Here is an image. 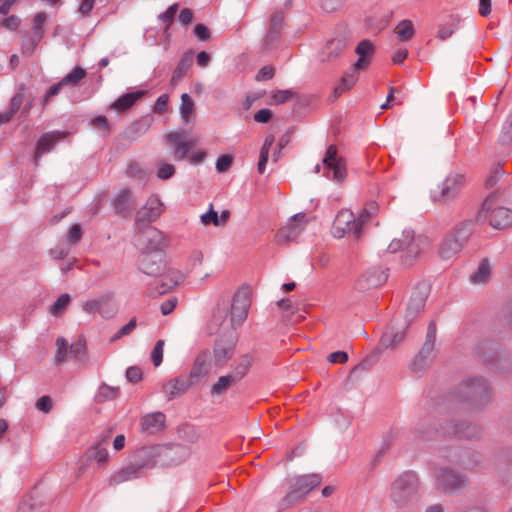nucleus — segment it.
Returning <instances> with one entry per match:
<instances>
[{
  "instance_id": "nucleus-31",
  "label": "nucleus",
  "mask_w": 512,
  "mask_h": 512,
  "mask_svg": "<svg viewBox=\"0 0 512 512\" xmlns=\"http://www.w3.org/2000/svg\"><path fill=\"white\" fill-rule=\"evenodd\" d=\"M165 415L162 412L147 414L141 418V429L147 434H156L165 425Z\"/></svg>"
},
{
  "instance_id": "nucleus-20",
  "label": "nucleus",
  "mask_w": 512,
  "mask_h": 512,
  "mask_svg": "<svg viewBox=\"0 0 512 512\" xmlns=\"http://www.w3.org/2000/svg\"><path fill=\"white\" fill-rule=\"evenodd\" d=\"M158 452V445L141 447L133 453L131 460L142 472L143 469L159 466Z\"/></svg>"
},
{
  "instance_id": "nucleus-29",
  "label": "nucleus",
  "mask_w": 512,
  "mask_h": 512,
  "mask_svg": "<svg viewBox=\"0 0 512 512\" xmlns=\"http://www.w3.org/2000/svg\"><path fill=\"white\" fill-rule=\"evenodd\" d=\"M496 457L500 462H503L497 468L499 476L504 483L512 485V449H502Z\"/></svg>"
},
{
  "instance_id": "nucleus-61",
  "label": "nucleus",
  "mask_w": 512,
  "mask_h": 512,
  "mask_svg": "<svg viewBox=\"0 0 512 512\" xmlns=\"http://www.w3.org/2000/svg\"><path fill=\"white\" fill-rule=\"evenodd\" d=\"M430 363V359H427L423 355L418 353L416 357L412 360L410 368L413 372L418 373L424 371L430 365Z\"/></svg>"
},
{
  "instance_id": "nucleus-32",
  "label": "nucleus",
  "mask_w": 512,
  "mask_h": 512,
  "mask_svg": "<svg viewBox=\"0 0 512 512\" xmlns=\"http://www.w3.org/2000/svg\"><path fill=\"white\" fill-rule=\"evenodd\" d=\"M460 24V17L455 14H448L444 16L438 24L437 38L441 41L450 38L458 29Z\"/></svg>"
},
{
  "instance_id": "nucleus-1",
  "label": "nucleus",
  "mask_w": 512,
  "mask_h": 512,
  "mask_svg": "<svg viewBox=\"0 0 512 512\" xmlns=\"http://www.w3.org/2000/svg\"><path fill=\"white\" fill-rule=\"evenodd\" d=\"M139 269L159 283L151 295H162L176 287L183 279L180 271L168 267L161 251L142 252L138 259Z\"/></svg>"
},
{
  "instance_id": "nucleus-62",
  "label": "nucleus",
  "mask_w": 512,
  "mask_h": 512,
  "mask_svg": "<svg viewBox=\"0 0 512 512\" xmlns=\"http://www.w3.org/2000/svg\"><path fill=\"white\" fill-rule=\"evenodd\" d=\"M164 340H158L151 352V360L154 366L158 367L163 361Z\"/></svg>"
},
{
  "instance_id": "nucleus-27",
  "label": "nucleus",
  "mask_w": 512,
  "mask_h": 512,
  "mask_svg": "<svg viewBox=\"0 0 512 512\" xmlns=\"http://www.w3.org/2000/svg\"><path fill=\"white\" fill-rule=\"evenodd\" d=\"M142 472L139 470V468L134 464V462L131 460L127 465L113 473L108 483L110 486H116L121 483H124L126 481H130L136 478H139L141 476Z\"/></svg>"
},
{
  "instance_id": "nucleus-7",
  "label": "nucleus",
  "mask_w": 512,
  "mask_h": 512,
  "mask_svg": "<svg viewBox=\"0 0 512 512\" xmlns=\"http://www.w3.org/2000/svg\"><path fill=\"white\" fill-rule=\"evenodd\" d=\"M458 397L461 401H467L478 406L485 405L490 398L488 383L483 378H471L460 385Z\"/></svg>"
},
{
  "instance_id": "nucleus-36",
  "label": "nucleus",
  "mask_w": 512,
  "mask_h": 512,
  "mask_svg": "<svg viewBox=\"0 0 512 512\" xmlns=\"http://www.w3.org/2000/svg\"><path fill=\"white\" fill-rule=\"evenodd\" d=\"M435 340H436V325L434 322H430L427 329L426 339L424 344L422 345L419 354L423 355L425 358L430 359L432 362L435 353Z\"/></svg>"
},
{
  "instance_id": "nucleus-54",
  "label": "nucleus",
  "mask_w": 512,
  "mask_h": 512,
  "mask_svg": "<svg viewBox=\"0 0 512 512\" xmlns=\"http://www.w3.org/2000/svg\"><path fill=\"white\" fill-rule=\"evenodd\" d=\"M56 346H57V351L55 354V362L57 364H61V363L65 362L67 359V355H68V351H69L68 342L66 341L65 338L59 337L56 340Z\"/></svg>"
},
{
  "instance_id": "nucleus-11",
  "label": "nucleus",
  "mask_w": 512,
  "mask_h": 512,
  "mask_svg": "<svg viewBox=\"0 0 512 512\" xmlns=\"http://www.w3.org/2000/svg\"><path fill=\"white\" fill-rule=\"evenodd\" d=\"M238 335L234 329H228L215 342L213 355L216 366L223 367L232 357Z\"/></svg>"
},
{
  "instance_id": "nucleus-25",
  "label": "nucleus",
  "mask_w": 512,
  "mask_h": 512,
  "mask_svg": "<svg viewBox=\"0 0 512 512\" xmlns=\"http://www.w3.org/2000/svg\"><path fill=\"white\" fill-rule=\"evenodd\" d=\"M163 212V204L157 197H150L145 205L137 212L136 224H148L156 221Z\"/></svg>"
},
{
  "instance_id": "nucleus-34",
  "label": "nucleus",
  "mask_w": 512,
  "mask_h": 512,
  "mask_svg": "<svg viewBox=\"0 0 512 512\" xmlns=\"http://www.w3.org/2000/svg\"><path fill=\"white\" fill-rule=\"evenodd\" d=\"M113 205L117 214L126 215L130 213L135 206L131 191L127 188L120 191L115 198Z\"/></svg>"
},
{
  "instance_id": "nucleus-30",
  "label": "nucleus",
  "mask_w": 512,
  "mask_h": 512,
  "mask_svg": "<svg viewBox=\"0 0 512 512\" xmlns=\"http://www.w3.org/2000/svg\"><path fill=\"white\" fill-rule=\"evenodd\" d=\"M196 384L190 375H181L175 379L170 380L164 387V391L169 394V398L173 399L177 396L184 394L189 387Z\"/></svg>"
},
{
  "instance_id": "nucleus-51",
  "label": "nucleus",
  "mask_w": 512,
  "mask_h": 512,
  "mask_svg": "<svg viewBox=\"0 0 512 512\" xmlns=\"http://www.w3.org/2000/svg\"><path fill=\"white\" fill-rule=\"evenodd\" d=\"M396 33L400 41L411 39L415 34L412 21L408 19L400 21L396 27Z\"/></svg>"
},
{
  "instance_id": "nucleus-44",
  "label": "nucleus",
  "mask_w": 512,
  "mask_h": 512,
  "mask_svg": "<svg viewBox=\"0 0 512 512\" xmlns=\"http://www.w3.org/2000/svg\"><path fill=\"white\" fill-rule=\"evenodd\" d=\"M357 72L358 71H353L351 68L349 72L342 76L340 83L334 88L335 97L341 95L355 85L357 81Z\"/></svg>"
},
{
  "instance_id": "nucleus-55",
  "label": "nucleus",
  "mask_w": 512,
  "mask_h": 512,
  "mask_svg": "<svg viewBox=\"0 0 512 512\" xmlns=\"http://www.w3.org/2000/svg\"><path fill=\"white\" fill-rule=\"evenodd\" d=\"M69 354L77 360H83L86 354V343L83 339H78L69 346Z\"/></svg>"
},
{
  "instance_id": "nucleus-42",
  "label": "nucleus",
  "mask_w": 512,
  "mask_h": 512,
  "mask_svg": "<svg viewBox=\"0 0 512 512\" xmlns=\"http://www.w3.org/2000/svg\"><path fill=\"white\" fill-rule=\"evenodd\" d=\"M378 211V206L376 202L371 201L365 205L362 211L359 213L356 223L359 226L360 233L362 234V229L364 226L371 221V219L376 215Z\"/></svg>"
},
{
  "instance_id": "nucleus-6",
  "label": "nucleus",
  "mask_w": 512,
  "mask_h": 512,
  "mask_svg": "<svg viewBox=\"0 0 512 512\" xmlns=\"http://www.w3.org/2000/svg\"><path fill=\"white\" fill-rule=\"evenodd\" d=\"M425 239L422 236H415L414 231L404 230L400 238H395L388 246L391 253L404 251V262L410 264L421 252Z\"/></svg>"
},
{
  "instance_id": "nucleus-8",
  "label": "nucleus",
  "mask_w": 512,
  "mask_h": 512,
  "mask_svg": "<svg viewBox=\"0 0 512 512\" xmlns=\"http://www.w3.org/2000/svg\"><path fill=\"white\" fill-rule=\"evenodd\" d=\"M465 184V176L460 173L449 174L444 181L431 191V198L434 202L447 203L455 199Z\"/></svg>"
},
{
  "instance_id": "nucleus-5",
  "label": "nucleus",
  "mask_w": 512,
  "mask_h": 512,
  "mask_svg": "<svg viewBox=\"0 0 512 512\" xmlns=\"http://www.w3.org/2000/svg\"><path fill=\"white\" fill-rule=\"evenodd\" d=\"M419 479L415 472L401 474L391 484V499L397 507L407 505L417 494Z\"/></svg>"
},
{
  "instance_id": "nucleus-4",
  "label": "nucleus",
  "mask_w": 512,
  "mask_h": 512,
  "mask_svg": "<svg viewBox=\"0 0 512 512\" xmlns=\"http://www.w3.org/2000/svg\"><path fill=\"white\" fill-rule=\"evenodd\" d=\"M322 482L320 474H307L290 479L289 492L280 501L281 509L289 508L302 501L305 496Z\"/></svg>"
},
{
  "instance_id": "nucleus-59",
  "label": "nucleus",
  "mask_w": 512,
  "mask_h": 512,
  "mask_svg": "<svg viewBox=\"0 0 512 512\" xmlns=\"http://www.w3.org/2000/svg\"><path fill=\"white\" fill-rule=\"evenodd\" d=\"M137 326V320L136 318H132L126 325H124L122 328H120L114 336L110 339V342H115L119 340L120 338L127 336L133 332V330Z\"/></svg>"
},
{
  "instance_id": "nucleus-16",
  "label": "nucleus",
  "mask_w": 512,
  "mask_h": 512,
  "mask_svg": "<svg viewBox=\"0 0 512 512\" xmlns=\"http://www.w3.org/2000/svg\"><path fill=\"white\" fill-rule=\"evenodd\" d=\"M435 476L438 486L444 492L458 491L464 488L468 483L466 476L448 468L440 469Z\"/></svg>"
},
{
  "instance_id": "nucleus-49",
  "label": "nucleus",
  "mask_w": 512,
  "mask_h": 512,
  "mask_svg": "<svg viewBox=\"0 0 512 512\" xmlns=\"http://www.w3.org/2000/svg\"><path fill=\"white\" fill-rule=\"evenodd\" d=\"M405 337V331L386 332L380 339V347L382 348H393L398 345Z\"/></svg>"
},
{
  "instance_id": "nucleus-23",
  "label": "nucleus",
  "mask_w": 512,
  "mask_h": 512,
  "mask_svg": "<svg viewBox=\"0 0 512 512\" xmlns=\"http://www.w3.org/2000/svg\"><path fill=\"white\" fill-rule=\"evenodd\" d=\"M346 47L347 40L344 36L332 38L322 48L319 60L323 63H333L340 58Z\"/></svg>"
},
{
  "instance_id": "nucleus-21",
  "label": "nucleus",
  "mask_w": 512,
  "mask_h": 512,
  "mask_svg": "<svg viewBox=\"0 0 512 512\" xmlns=\"http://www.w3.org/2000/svg\"><path fill=\"white\" fill-rule=\"evenodd\" d=\"M428 293L429 288L425 283L418 284L415 287L406 310L405 317L407 321L411 322L413 318L424 309Z\"/></svg>"
},
{
  "instance_id": "nucleus-35",
  "label": "nucleus",
  "mask_w": 512,
  "mask_h": 512,
  "mask_svg": "<svg viewBox=\"0 0 512 512\" xmlns=\"http://www.w3.org/2000/svg\"><path fill=\"white\" fill-rule=\"evenodd\" d=\"M113 298L112 293H105L98 297V313L103 318L110 319L117 313V306Z\"/></svg>"
},
{
  "instance_id": "nucleus-3",
  "label": "nucleus",
  "mask_w": 512,
  "mask_h": 512,
  "mask_svg": "<svg viewBox=\"0 0 512 512\" xmlns=\"http://www.w3.org/2000/svg\"><path fill=\"white\" fill-rule=\"evenodd\" d=\"M473 232L472 221H464L455 225L443 238L438 253L442 259H450L459 253L468 242Z\"/></svg>"
},
{
  "instance_id": "nucleus-15",
  "label": "nucleus",
  "mask_w": 512,
  "mask_h": 512,
  "mask_svg": "<svg viewBox=\"0 0 512 512\" xmlns=\"http://www.w3.org/2000/svg\"><path fill=\"white\" fill-rule=\"evenodd\" d=\"M332 233L336 238H342L348 233H352L355 239H360L361 233L357 226L354 214L350 210H341L333 223Z\"/></svg>"
},
{
  "instance_id": "nucleus-47",
  "label": "nucleus",
  "mask_w": 512,
  "mask_h": 512,
  "mask_svg": "<svg viewBox=\"0 0 512 512\" xmlns=\"http://www.w3.org/2000/svg\"><path fill=\"white\" fill-rule=\"evenodd\" d=\"M150 127L148 122H134L125 131V138L130 141H135L142 135H144Z\"/></svg>"
},
{
  "instance_id": "nucleus-12",
  "label": "nucleus",
  "mask_w": 512,
  "mask_h": 512,
  "mask_svg": "<svg viewBox=\"0 0 512 512\" xmlns=\"http://www.w3.org/2000/svg\"><path fill=\"white\" fill-rule=\"evenodd\" d=\"M494 196L490 195L484 201L480 215L488 216L491 226L495 229H505L512 225V210L506 207L493 208Z\"/></svg>"
},
{
  "instance_id": "nucleus-14",
  "label": "nucleus",
  "mask_w": 512,
  "mask_h": 512,
  "mask_svg": "<svg viewBox=\"0 0 512 512\" xmlns=\"http://www.w3.org/2000/svg\"><path fill=\"white\" fill-rule=\"evenodd\" d=\"M158 449L159 466L161 467L180 465L190 456L189 449L182 445H158Z\"/></svg>"
},
{
  "instance_id": "nucleus-28",
  "label": "nucleus",
  "mask_w": 512,
  "mask_h": 512,
  "mask_svg": "<svg viewBox=\"0 0 512 512\" xmlns=\"http://www.w3.org/2000/svg\"><path fill=\"white\" fill-rule=\"evenodd\" d=\"M355 52L359 55V58L353 64L352 70L360 71L366 69L370 64L371 57L374 53V46L372 42L367 39L360 41Z\"/></svg>"
},
{
  "instance_id": "nucleus-57",
  "label": "nucleus",
  "mask_w": 512,
  "mask_h": 512,
  "mask_svg": "<svg viewBox=\"0 0 512 512\" xmlns=\"http://www.w3.org/2000/svg\"><path fill=\"white\" fill-rule=\"evenodd\" d=\"M118 394V388L111 387L107 384H102L98 390V398L103 401L114 399Z\"/></svg>"
},
{
  "instance_id": "nucleus-33",
  "label": "nucleus",
  "mask_w": 512,
  "mask_h": 512,
  "mask_svg": "<svg viewBox=\"0 0 512 512\" xmlns=\"http://www.w3.org/2000/svg\"><path fill=\"white\" fill-rule=\"evenodd\" d=\"M144 95H145V91H143V90L128 92V93L120 96L116 101H114L112 103L111 107L119 112L126 111V110L130 109Z\"/></svg>"
},
{
  "instance_id": "nucleus-52",
  "label": "nucleus",
  "mask_w": 512,
  "mask_h": 512,
  "mask_svg": "<svg viewBox=\"0 0 512 512\" xmlns=\"http://www.w3.org/2000/svg\"><path fill=\"white\" fill-rule=\"evenodd\" d=\"M86 76V70L80 66L73 68L65 77L61 80L65 86L71 85L76 86Z\"/></svg>"
},
{
  "instance_id": "nucleus-24",
  "label": "nucleus",
  "mask_w": 512,
  "mask_h": 512,
  "mask_svg": "<svg viewBox=\"0 0 512 512\" xmlns=\"http://www.w3.org/2000/svg\"><path fill=\"white\" fill-rule=\"evenodd\" d=\"M388 279L387 271L381 267H373L368 269L357 280V288L359 290H369L383 285Z\"/></svg>"
},
{
  "instance_id": "nucleus-37",
  "label": "nucleus",
  "mask_w": 512,
  "mask_h": 512,
  "mask_svg": "<svg viewBox=\"0 0 512 512\" xmlns=\"http://www.w3.org/2000/svg\"><path fill=\"white\" fill-rule=\"evenodd\" d=\"M193 61V52H185L182 58L180 59L179 63L177 64L176 68L173 71V75L171 78V84L176 85L182 77L186 75L188 70L191 67Z\"/></svg>"
},
{
  "instance_id": "nucleus-60",
  "label": "nucleus",
  "mask_w": 512,
  "mask_h": 512,
  "mask_svg": "<svg viewBox=\"0 0 512 512\" xmlns=\"http://www.w3.org/2000/svg\"><path fill=\"white\" fill-rule=\"evenodd\" d=\"M503 174H504V170L502 169V167L500 165L493 166V168L490 171V174L488 175V177L485 180V186L487 188L494 187L496 185V183L498 182V180L502 177Z\"/></svg>"
},
{
  "instance_id": "nucleus-13",
  "label": "nucleus",
  "mask_w": 512,
  "mask_h": 512,
  "mask_svg": "<svg viewBox=\"0 0 512 512\" xmlns=\"http://www.w3.org/2000/svg\"><path fill=\"white\" fill-rule=\"evenodd\" d=\"M250 308V290L248 287H242L237 290L231 304V328H236L246 320Z\"/></svg>"
},
{
  "instance_id": "nucleus-50",
  "label": "nucleus",
  "mask_w": 512,
  "mask_h": 512,
  "mask_svg": "<svg viewBox=\"0 0 512 512\" xmlns=\"http://www.w3.org/2000/svg\"><path fill=\"white\" fill-rule=\"evenodd\" d=\"M47 20L45 12H38L31 23V35L35 36L36 40H42L44 36L43 26Z\"/></svg>"
},
{
  "instance_id": "nucleus-43",
  "label": "nucleus",
  "mask_w": 512,
  "mask_h": 512,
  "mask_svg": "<svg viewBox=\"0 0 512 512\" xmlns=\"http://www.w3.org/2000/svg\"><path fill=\"white\" fill-rule=\"evenodd\" d=\"M491 273V267L488 259H483L477 270L470 276V281L474 284H484L488 281Z\"/></svg>"
},
{
  "instance_id": "nucleus-38",
  "label": "nucleus",
  "mask_w": 512,
  "mask_h": 512,
  "mask_svg": "<svg viewBox=\"0 0 512 512\" xmlns=\"http://www.w3.org/2000/svg\"><path fill=\"white\" fill-rule=\"evenodd\" d=\"M238 381L233 377L231 373L220 376L218 380L212 385L210 393L212 396H221L227 392V390L233 385L237 384Z\"/></svg>"
},
{
  "instance_id": "nucleus-26",
  "label": "nucleus",
  "mask_w": 512,
  "mask_h": 512,
  "mask_svg": "<svg viewBox=\"0 0 512 512\" xmlns=\"http://www.w3.org/2000/svg\"><path fill=\"white\" fill-rule=\"evenodd\" d=\"M210 352L204 350L196 357L193 367L190 372V377L195 383L199 382L201 378L207 376L211 370Z\"/></svg>"
},
{
  "instance_id": "nucleus-17",
  "label": "nucleus",
  "mask_w": 512,
  "mask_h": 512,
  "mask_svg": "<svg viewBox=\"0 0 512 512\" xmlns=\"http://www.w3.org/2000/svg\"><path fill=\"white\" fill-rule=\"evenodd\" d=\"M284 13L282 11H274L269 20V29L263 40V49L266 51L272 50L281 38L284 26Z\"/></svg>"
},
{
  "instance_id": "nucleus-18",
  "label": "nucleus",
  "mask_w": 512,
  "mask_h": 512,
  "mask_svg": "<svg viewBox=\"0 0 512 512\" xmlns=\"http://www.w3.org/2000/svg\"><path fill=\"white\" fill-rule=\"evenodd\" d=\"M166 143L173 148V156L175 160H183L189 150L194 146L193 140L186 139V132H170L165 135Z\"/></svg>"
},
{
  "instance_id": "nucleus-63",
  "label": "nucleus",
  "mask_w": 512,
  "mask_h": 512,
  "mask_svg": "<svg viewBox=\"0 0 512 512\" xmlns=\"http://www.w3.org/2000/svg\"><path fill=\"white\" fill-rule=\"evenodd\" d=\"M175 167L169 163H161L157 170V177L161 180H168L175 174Z\"/></svg>"
},
{
  "instance_id": "nucleus-45",
  "label": "nucleus",
  "mask_w": 512,
  "mask_h": 512,
  "mask_svg": "<svg viewBox=\"0 0 512 512\" xmlns=\"http://www.w3.org/2000/svg\"><path fill=\"white\" fill-rule=\"evenodd\" d=\"M16 512H47V509L33 497L27 496L19 502Z\"/></svg>"
},
{
  "instance_id": "nucleus-53",
  "label": "nucleus",
  "mask_w": 512,
  "mask_h": 512,
  "mask_svg": "<svg viewBox=\"0 0 512 512\" xmlns=\"http://www.w3.org/2000/svg\"><path fill=\"white\" fill-rule=\"evenodd\" d=\"M71 302L69 294H62L49 308V312L53 316H60Z\"/></svg>"
},
{
  "instance_id": "nucleus-64",
  "label": "nucleus",
  "mask_w": 512,
  "mask_h": 512,
  "mask_svg": "<svg viewBox=\"0 0 512 512\" xmlns=\"http://www.w3.org/2000/svg\"><path fill=\"white\" fill-rule=\"evenodd\" d=\"M500 141L503 144L512 143V115L507 119L500 135Z\"/></svg>"
},
{
  "instance_id": "nucleus-46",
  "label": "nucleus",
  "mask_w": 512,
  "mask_h": 512,
  "mask_svg": "<svg viewBox=\"0 0 512 512\" xmlns=\"http://www.w3.org/2000/svg\"><path fill=\"white\" fill-rule=\"evenodd\" d=\"M86 455L88 459H93L100 465L106 464L108 460V451L101 442H97L93 446H91L87 450Z\"/></svg>"
},
{
  "instance_id": "nucleus-40",
  "label": "nucleus",
  "mask_w": 512,
  "mask_h": 512,
  "mask_svg": "<svg viewBox=\"0 0 512 512\" xmlns=\"http://www.w3.org/2000/svg\"><path fill=\"white\" fill-rule=\"evenodd\" d=\"M27 86L24 83H20L17 86L16 93L10 100L9 110L7 111L9 116L12 118L21 108L25 101V93Z\"/></svg>"
},
{
  "instance_id": "nucleus-19",
  "label": "nucleus",
  "mask_w": 512,
  "mask_h": 512,
  "mask_svg": "<svg viewBox=\"0 0 512 512\" xmlns=\"http://www.w3.org/2000/svg\"><path fill=\"white\" fill-rule=\"evenodd\" d=\"M68 135V132L64 131H50L44 133L39 140L37 141L34 155V162L38 165V162L41 156L45 153H49L54 149L57 143L63 139H65Z\"/></svg>"
},
{
  "instance_id": "nucleus-22",
  "label": "nucleus",
  "mask_w": 512,
  "mask_h": 512,
  "mask_svg": "<svg viewBox=\"0 0 512 512\" xmlns=\"http://www.w3.org/2000/svg\"><path fill=\"white\" fill-rule=\"evenodd\" d=\"M307 223L306 215L304 213H298L294 215L287 224V226L281 228L277 233V242L279 244L288 243L301 233Z\"/></svg>"
},
{
  "instance_id": "nucleus-56",
  "label": "nucleus",
  "mask_w": 512,
  "mask_h": 512,
  "mask_svg": "<svg viewBox=\"0 0 512 512\" xmlns=\"http://www.w3.org/2000/svg\"><path fill=\"white\" fill-rule=\"evenodd\" d=\"M40 41L41 40H36L35 36L31 34L24 37L21 42L22 53L25 55H32Z\"/></svg>"
},
{
  "instance_id": "nucleus-58",
  "label": "nucleus",
  "mask_w": 512,
  "mask_h": 512,
  "mask_svg": "<svg viewBox=\"0 0 512 512\" xmlns=\"http://www.w3.org/2000/svg\"><path fill=\"white\" fill-rule=\"evenodd\" d=\"M295 93L292 90H276L271 93V99L274 104H283L289 101Z\"/></svg>"
},
{
  "instance_id": "nucleus-10",
  "label": "nucleus",
  "mask_w": 512,
  "mask_h": 512,
  "mask_svg": "<svg viewBox=\"0 0 512 512\" xmlns=\"http://www.w3.org/2000/svg\"><path fill=\"white\" fill-rule=\"evenodd\" d=\"M137 227L139 230L137 241L142 247V252H163L168 245V240L162 231L149 224Z\"/></svg>"
},
{
  "instance_id": "nucleus-41",
  "label": "nucleus",
  "mask_w": 512,
  "mask_h": 512,
  "mask_svg": "<svg viewBox=\"0 0 512 512\" xmlns=\"http://www.w3.org/2000/svg\"><path fill=\"white\" fill-rule=\"evenodd\" d=\"M252 363V356L249 354H244L240 357L239 362L230 373L238 382H240L248 373Z\"/></svg>"
},
{
  "instance_id": "nucleus-39",
  "label": "nucleus",
  "mask_w": 512,
  "mask_h": 512,
  "mask_svg": "<svg viewBox=\"0 0 512 512\" xmlns=\"http://www.w3.org/2000/svg\"><path fill=\"white\" fill-rule=\"evenodd\" d=\"M195 105L189 94L181 95L180 115L183 123L188 124L195 118Z\"/></svg>"
},
{
  "instance_id": "nucleus-9",
  "label": "nucleus",
  "mask_w": 512,
  "mask_h": 512,
  "mask_svg": "<svg viewBox=\"0 0 512 512\" xmlns=\"http://www.w3.org/2000/svg\"><path fill=\"white\" fill-rule=\"evenodd\" d=\"M322 163L324 170L323 175L326 178L336 183H342L345 180L347 176L346 163L342 157L338 156L336 145L331 144L328 146Z\"/></svg>"
},
{
  "instance_id": "nucleus-48",
  "label": "nucleus",
  "mask_w": 512,
  "mask_h": 512,
  "mask_svg": "<svg viewBox=\"0 0 512 512\" xmlns=\"http://www.w3.org/2000/svg\"><path fill=\"white\" fill-rule=\"evenodd\" d=\"M274 141H275V138L273 135L266 136V138L264 140V144L260 150V156H259L258 167H257L258 172L260 174H263L265 172L266 164H267L268 157H269V151H270V148L273 145Z\"/></svg>"
},
{
  "instance_id": "nucleus-2",
  "label": "nucleus",
  "mask_w": 512,
  "mask_h": 512,
  "mask_svg": "<svg viewBox=\"0 0 512 512\" xmlns=\"http://www.w3.org/2000/svg\"><path fill=\"white\" fill-rule=\"evenodd\" d=\"M413 433L420 440L431 439L434 434L442 436H456L467 439H478L482 436V428L471 422H461L457 424H448L434 428L428 420H420L414 427Z\"/></svg>"
}]
</instances>
